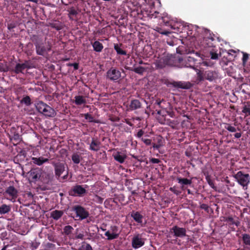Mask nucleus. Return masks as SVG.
<instances>
[{
	"mask_svg": "<svg viewBox=\"0 0 250 250\" xmlns=\"http://www.w3.org/2000/svg\"><path fill=\"white\" fill-rule=\"evenodd\" d=\"M241 136H242V134L240 132H237L234 134V137L236 138H239L241 137Z\"/></svg>",
	"mask_w": 250,
	"mask_h": 250,
	"instance_id": "60",
	"label": "nucleus"
},
{
	"mask_svg": "<svg viewBox=\"0 0 250 250\" xmlns=\"http://www.w3.org/2000/svg\"><path fill=\"white\" fill-rule=\"evenodd\" d=\"M225 128L231 132H235L236 131V128L234 126H232L230 124H226L225 126Z\"/></svg>",
	"mask_w": 250,
	"mask_h": 250,
	"instance_id": "42",
	"label": "nucleus"
},
{
	"mask_svg": "<svg viewBox=\"0 0 250 250\" xmlns=\"http://www.w3.org/2000/svg\"><path fill=\"white\" fill-rule=\"evenodd\" d=\"M171 231L174 233V236L176 237L182 238L186 236V229L184 228L174 226L171 229Z\"/></svg>",
	"mask_w": 250,
	"mask_h": 250,
	"instance_id": "11",
	"label": "nucleus"
},
{
	"mask_svg": "<svg viewBox=\"0 0 250 250\" xmlns=\"http://www.w3.org/2000/svg\"><path fill=\"white\" fill-rule=\"evenodd\" d=\"M21 102L24 103L27 106H29L31 104V99L28 96L23 97Z\"/></svg>",
	"mask_w": 250,
	"mask_h": 250,
	"instance_id": "41",
	"label": "nucleus"
},
{
	"mask_svg": "<svg viewBox=\"0 0 250 250\" xmlns=\"http://www.w3.org/2000/svg\"><path fill=\"white\" fill-rule=\"evenodd\" d=\"M112 230L113 232L117 233L118 230V227L116 226H114L112 227Z\"/></svg>",
	"mask_w": 250,
	"mask_h": 250,
	"instance_id": "61",
	"label": "nucleus"
},
{
	"mask_svg": "<svg viewBox=\"0 0 250 250\" xmlns=\"http://www.w3.org/2000/svg\"><path fill=\"white\" fill-rule=\"evenodd\" d=\"M131 216L136 222L141 223V214L139 212L133 211Z\"/></svg>",
	"mask_w": 250,
	"mask_h": 250,
	"instance_id": "34",
	"label": "nucleus"
},
{
	"mask_svg": "<svg viewBox=\"0 0 250 250\" xmlns=\"http://www.w3.org/2000/svg\"><path fill=\"white\" fill-rule=\"evenodd\" d=\"M177 180L178 183L182 185V188L184 189V186L185 185H190L192 183L191 179L187 178H182L181 177H178Z\"/></svg>",
	"mask_w": 250,
	"mask_h": 250,
	"instance_id": "25",
	"label": "nucleus"
},
{
	"mask_svg": "<svg viewBox=\"0 0 250 250\" xmlns=\"http://www.w3.org/2000/svg\"><path fill=\"white\" fill-rule=\"evenodd\" d=\"M107 77L110 80L116 81L121 77V72L114 68H111L107 72Z\"/></svg>",
	"mask_w": 250,
	"mask_h": 250,
	"instance_id": "13",
	"label": "nucleus"
},
{
	"mask_svg": "<svg viewBox=\"0 0 250 250\" xmlns=\"http://www.w3.org/2000/svg\"><path fill=\"white\" fill-rule=\"evenodd\" d=\"M63 214L62 210H55L51 212L50 217L55 220L60 219Z\"/></svg>",
	"mask_w": 250,
	"mask_h": 250,
	"instance_id": "21",
	"label": "nucleus"
},
{
	"mask_svg": "<svg viewBox=\"0 0 250 250\" xmlns=\"http://www.w3.org/2000/svg\"><path fill=\"white\" fill-rule=\"evenodd\" d=\"M225 182L227 184H228L229 186H233V185L230 184V181L228 179V177H226V178L225 179Z\"/></svg>",
	"mask_w": 250,
	"mask_h": 250,
	"instance_id": "62",
	"label": "nucleus"
},
{
	"mask_svg": "<svg viewBox=\"0 0 250 250\" xmlns=\"http://www.w3.org/2000/svg\"><path fill=\"white\" fill-rule=\"evenodd\" d=\"M46 105L47 104H45L43 102L40 101L37 104L36 108L40 113H42L43 110L45 109Z\"/></svg>",
	"mask_w": 250,
	"mask_h": 250,
	"instance_id": "31",
	"label": "nucleus"
},
{
	"mask_svg": "<svg viewBox=\"0 0 250 250\" xmlns=\"http://www.w3.org/2000/svg\"><path fill=\"white\" fill-rule=\"evenodd\" d=\"M42 113L45 116L50 117H53L56 115V112L55 110L47 104Z\"/></svg>",
	"mask_w": 250,
	"mask_h": 250,
	"instance_id": "17",
	"label": "nucleus"
},
{
	"mask_svg": "<svg viewBox=\"0 0 250 250\" xmlns=\"http://www.w3.org/2000/svg\"><path fill=\"white\" fill-rule=\"evenodd\" d=\"M47 239L50 241L53 242H55V239L54 236L53 235L48 234L47 235Z\"/></svg>",
	"mask_w": 250,
	"mask_h": 250,
	"instance_id": "53",
	"label": "nucleus"
},
{
	"mask_svg": "<svg viewBox=\"0 0 250 250\" xmlns=\"http://www.w3.org/2000/svg\"><path fill=\"white\" fill-rule=\"evenodd\" d=\"M31 160L33 164L38 166H41L43 164L49 161L48 159L42 157H40L39 158L32 157L31 158Z\"/></svg>",
	"mask_w": 250,
	"mask_h": 250,
	"instance_id": "19",
	"label": "nucleus"
},
{
	"mask_svg": "<svg viewBox=\"0 0 250 250\" xmlns=\"http://www.w3.org/2000/svg\"><path fill=\"white\" fill-rule=\"evenodd\" d=\"M72 211L75 212L76 217L79 218V220H83L86 219L89 215V212L83 207L81 205L74 206L71 209Z\"/></svg>",
	"mask_w": 250,
	"mask_h": 250,
	"instance_id": "6",
	"label": "nucleus"
},
{
	"mask_svg": "<svg viewBox=\"0 0 250 250\" xmlns=\"http://www.w3.org/2000/svg\"><path fill=\"white\" fill-rule=\"evenodd\" d=\"M205 79L209 81L214 80L216 78V74L211 71H206L204 74Z\"/></svg>",
	"mask_w": 250,
	"mask_h": 250,
	"instance_id": "24",
	"label": "nucleus"
},
{
	"mask_svg": "<svg viewBox=\"0 0 250 250\" xmlns=\"http://www.w3.org/2000/svg\"><path fill=\"white\" fill-rule=\"evenodd\" d=\"M84 116V118L88 120L89 122L97 123V122L94 120L93 116L89 113L85 114Z\"/></svg>",
	"mask_w": 250,
	"mask_h": 250,
	"instance_id": "45",
	"label": "nucleus"
},
{
	"mask_svg": "<svg viewBox=\"0 0 250 250\" xmlns=\"http://www.w3.org/2000/svg\"><path fill=\"white\" fill-rule=\"evenodd\" d=\"M77 14V12L76 11V10L73 8H71L70 10L69 11V16H71V15H76Z\"/></svg>",
	"mask_w": 250,
	"mask_h": 250,
	"instance_id": "52",
	"label": "nucleus"
},
{
	"mask_svg": "<svg viewBox=\"0 0 250 250\" xmlns=\"http://www.w3.org/2000/svg\"><path fill=\"white\" fill-rule=\"evenodd\" d=\"M157 31L158 32H159L160 33H161V34L168 35V34H169L170 33V32H169L168 31H167V30L162 31V29L160 28L157 27Z\"/></svg>",
	"mask_w": 250,
	"mask_h": 250,
	"instance_id": "50",
	"label": "nucleus"
},
{
	"mask_svg": "<svg viewBox=\"0 0 250 250\" xmlns=\"http://www.w3.org/2000/svg\"><path fill=\"white\" fill-rule=\"evenodd\" d=\"M75 103L77 105H81L86 103V100L82 96H76L75 97Z\"/></svg>",
	"mask_w": 250,
	"mask_h": 250,
	"instance_id": "30",
	"label": "nucleus"
},
{
	"mask_svg": "<svg viewBox=\"0 0 250 250\" xmlns=\"http://www.w3.org/2000/svg\"><path fill=\"white\" fill-rule=\"evenodd\" d=\"M176 60L174 55L168 53H164L158 62H176Z\"/></svg>",
	"mask_w": 250,
	"mask_h": 250,
	"instance_id": "15",
	"label": "nucleus"
},
{
	"mask_svg": "<svg viewBox=\"0 0 250 250\" xmlns=\"http://www.w3.org/2000/svg\"><path fill=\"white\" fill-rule=\"evenodd\" d=\"M11 133L12 137L10 138L11 140H14L16 143L20 142L21 141V137L18 132L16 131L15 127H12L11 129Z\"/></svg>",
	"mask_w": 250,
	"mask_h": 250,
	"instance_id": "20",
	"label": "nucleus"
},
{
	"mask_svg": "<svg viewBox=\"0 0 250 250\" xmlns=\"http://www.w3.org/2000/svg\"><path fill=\"white\" fill-rule=\"evenodd\" d=\"M242 240L245 245L250 246V235L249 234H243Z\"/></svg>",
	"mask_w": 250,
	"mask_h": 250,
	"instance_id": "33",
	"label": "nucleus"
},
{
	"mask_svg": "<svg viewBox=\"0 0 250 250\" xmlns=\"http://www.w3.org/2000/svg\"><path fill=\"white\" fill-rule=\"evenodd\" d=\"M243 53V58H242V62H246L249 57H250V55L248 54L246 52H242Z\"/></svg>",
	"mask_w": 250,
	"mask_h": 250,
	"instance_id": "48",
	"label": "nucleus"
},
{
	"mask_svg": "<svg viewBox=\"0 0 250 250\" xmlns=\"http://www.w3.org/2000/svg\"><path fill=\"white\" fill-rule=\"evenodd\" d=\"M238 183L243 188H247L248 184L250 182V176L248 173H246L242 171H239L233 175Z\"/></svg>",
	"mask_w": 250,
	"mask_h": 250,
	"instance_id": "3",
	"label": "nucleus"
},
{
	"mask_svg": "<svg viewBox=\"0 0 250 250\" xmlns=\"http://www.w3.org/2000/svg\"><path fill=\"white\" fill-rule=\"evenodd\" d=\"M83 237H84V235H83V234L79 233V234L75 236V238L77 239H80L81 240H83Z\"/></svg>",
	"mask_w": 250,
	"mask_h": 250,
	"instance_id": "56",
	"label": "nucleus"
},
{
	"mask_svg": "<svg viewBox=\"0 0 250 250\" xmlns=\"http://www.w3.org/2000/svg\"><path fill=\"white\" fill-rule=\"evenodd\" d=\"M122 45V44H118L117 43L114 44V48L116 50L117 53L119 55H126V52L125 50H124L122 48H121V46Z\"/></svg>",
	"mask_w": 250,
	"mask_h": 250,
	"instance_id": "26",
	"label": "nucleus"
},
{
	"mask_svg": "<svg viewBox=\"0 0 250 250\" xmlns=\"http://www.w3.org/2000/svg\"><path fill=\"white\" fill-rule=\"evenodd\" d=\"M52 164L54 167L55 176L59 179L65 170L64 164L61 162H53Z\"/></svg>",
	"mask_w": 250,
	"mask_h": 250,
	"instance_id": "10",
	"label": "nucleus"
},
{
	"mask_svg": "<svg viewBox=\"0 0 250 250\" xmlns=\"http://www.w3.org/2000/svg\"><path fill=\"white\" fill-rule=\"evenodd\" d=\"M200 208L202 209H204L206 212H208L209 206L208 205L206 204H201L200 206Z\"/></svg>",
	"mask_w": 250,
	"mask_h": 250,
	"instance_id": "49",
	"label": "nucleus"
},
{
	"mask_svg": "<svg viewBox=\"0 0 250 250\" xmlns=\"http://www.w3.org/2000/svg\"><path fill=\"white\" fill-rule=\"evenodd\" d=\"M86 193V189L83 186L76 185L68 191L69 195L72 196L82 197Z\"/></svg>",
	"mask_w": 250,
	"mask_h": 250,
	"instance_id": "7",
	"label": "nucleus"
},
{
	"mask_svg": "<svg viewBox=\"0 0 250 250\" xmlns=\"http://www.w3.org/2000/svg\"><path fill=\"white\" fill-rule=\"evenodd\" d=\"M113 156L114 159L120 163H123L126 158V156L124 154H122L120 152L113 153Z\"/></svg>",
	"mask_w": 250,
	"mask_h": 250,
	"instance_id": "22",
	"label": "nucleus"
},
{
	"mask_svg": "<svg viewBox=\"0 0 250 250\" xmlns=\"http://www.w3.org/2000/svg\"><path fill=\"white\" fill-rule=\"evenodd\" d=\"M71 158L73 162L75 164H79L81 160L82 159V157L78 153H74Z\"/></svg>",
	"mask_w": 250,
	"mask_h": 250,
	"instance_id": "29",
	"label": "nucleus"
},
{
	"mask_svg": "<svg viewBox=\"0 0 250 250\" xmlns=\"http://www.w3.org/2000/svg\"><path fill=\"white\" fill-rule=\"evenodd\" d=\"M174 66L179 68L187 67L192 68L197 72V79L199 81H203L205 79L204 75L203 76V73L201 72V71L199 70L197 68V67H195L194 66H191L190 65L189 63H177V65H175Z\"/></svg>",
	"mask_w": 250,
	"mask_h": 250,
	"instance_id": "8",
	"label": "nucleus"
},
{
	"mask_svg": "<svg viewBox=\"0 0 250 250\" xmlns=\"http://www.w3.org/2000/svg\"><path fill=\"white\" fill-rule=\"evenodd\" d=\"M94 50L96 52H101L103 49L102 43L99 41H95L92 44Z\"/></svg>",
	"mask_w": 250,
	"mask_h": 250,
	"instance_id": "28",
	"label": "nucleus"
},
{
	"mask_svg": "<svg viewBox=\"0 0 250 250\" xmlns=\"http://www.w3.org/2000/svg\"><path fill=\"white\" fill-rule=\"evenodd\" d=\"M96 198L97 199V202L100 203H102L104 200V199L103 198L98 195L96 196Z\"/></svg>",
	"mask_w": 250,
	"mask_h": 250,
	"instance_id": "57",
	"label": "nucleus"
},
{
	"mask_svg": "<svg viewBox=\"0 0 250 250\" xmlns=\"http://www.w3.org/2000/svg\"><path fill=\"white\" fill-rule=\"evenodd\" d=\"M132 246L135 249L141 247V237L139 234L135 236L132 238Z\"/></svg>",
	"mask_w": 250,
	"mask_h": 250,
	"instance_id": "23",
	"label": "nucleus"
},
{
	"mask_svg": "<svg viewBox=\"0 0 250 250\" xmlns=\"http://www.w3.org/2000/svg\"><path fill=\"white\" fill-rule=\"evenodd\" d=\"M203 42L206 45L207 47H215V40L210 33H209V36L208 37L204 38Z\"/></svg>",
	"mask_w": 250,
	"mask_h": 250,
	"instance_id": "18",
	"label": "nucleus"
},
{
	"mask_svg": "<svg viewBox=\"0 0 250 250\" xmlns=\"http://www.w3.org/2000/svg\"><path fill=\"white\" fill-rule=\"evenodd\" d=\"M150 161L152 164H159L161 162L159 159L157 158H151L150 159Z\"/></svg>",
	"mask_w": 250,
	"mask_h": 250,
	"instance_id": "54",
	"label": "nucleus"
},
{
	"mask_svg": "<svg viewBox=\"0 0 250 250\" xmlns=\"http://www.w3.org/2000/svg\"><path fill=\"white\" fill-rule=\"evenodd\" d=\"M209 54L212 60H216L218 58V54L216 52L213 51V50L210 51Z\"/></svg>",
	"mask_w": 250,
	"mask_h": 250,
	"instance_id": "46",
	"label": "nucleus"
},
{
	"mask_svg": "<svg viewBox=\"0 0 250 250\" xmlns=\"http://www.w3.org/2000/svg\"><path fill=\"white\" fill-rule=\"evenodd\" d=\"M68 177V173H66V175H64L63 177H62V178L63 180H66Z\"/></svg>",
	"mask_w": 250,
	"mask_h": 250,
	"instance_id": "64",
	"label": "nucleus"
},
{
	"mask_svg": "<svg viewBox=\"0 0 250 250\" xmlns=\"http://www.w3.org/2000/svg\"><path fill=\"white\" fill-rule=\"evenodd\" d=\"M134 71L138 74H141V67H137L134 68Z\"/></svg>",
	"mask_w": 250,
	"mask_h": 250,
	"instance_id": "58",
	"label": "nucleus"
},
{
	"mask_svg": "<svg viewBox=\"0 0 250 250\" xmlns=\"http://www.w3.org/2000/svg\"><path fill=\"white\" fill-rule=\"evenodd\" d=\"M36 51L37 54L44 56L48 52L50 51L52 48L51 43L47 42L46 45H45L42 42H37L35 43Z\"/></svg>",
	"mask_w": 250,
	"mask_h": 250,
	"instance_id": "5",
	"label": "nucleus"
},
{
	"mask_svg": "<svg viewBox=\"0 0 250 250\" xmlns=\"http://www.w3.org/2000/svg\"><path fill=\"white\" fill-rule=\"evenodd\" d=\"M142 141L143 142L146 146H151V140L150 139L146 138L144 137H142Z\"/></svg>",
	"mask_w": 250,
	"mask_h": 250,
	"instance_id": "47",
	"label": "nucleus"
},
{
	"mask_svg": "<svg viewBox=\"0 0 250 250\" xmlns=\"http://www.w3.org/2000/svg\"><path fill=\"white\" fill-rule=\"evenodd\" d=\"M105 235L107 237L108 240H113L117 238L119 234L115 232L110 233L109 231H107L105 233Z\"/></svg>",
	"mask_w": 250,
	"mask_h": 250,
	"instance_id": "32",
	"label": "nucleus"
},
{
	"mask_svg": "<svg viewBox=\"0 0 250 250\" xmlns=\"http://www.w3.org/2000/svg\"><path fill=\"white\" fill-rule=\"evenodd\" d=\"M152 147L154 148H155L156 149H159V148L160 147V145H156L155 144H153V145H152Z\"/></svg>",
	"mask_w": 250,
	"mask_h": 250,
	"instance_id": "63",
	"label": "nucleus"
},
{
	"mask_svg": "<svg viewBox=\"0 0 250 250\" xmlns=\"http://www.w3.org/2000/svg\"><path fill=\"white\" fill-rule=\"evenodd\" d=\"M35 63H17L14 68L7 63H0V71L7 72L8 71H14L16 74L22 72L26 68L35 67Z\"/></svg>",
	"mask_w": 250,
	"mask_h": 250,
	"instance_id": "2",
	"label": "nucleus"
},
{
	"mask_svg": "<svg viewBox=\"0 0 250 250\" xmlns=\"http://www.w3.org/2000/svg\"><path fill=\"white\" fill-rule=\"evenodd\" d=\"M236 52L234 50L231 49L229 50V51L228 53V56L227 57H229L228 60L226 62H229L231 61V57H233V61H234V59L237 57V55H236Z\"/></svg>",
	"mask_w": 250,
	"mask_h": 250,
	"instance_id": "35",
	"label": "nucleus"
},
{
	"mask_svg": "<svg viewBox=\"0 0 250 250\" xmlns=\"http://www.w3.org/2000/svg\"><path fill=\"white\" fill-rule=\"evenodd\" d=\"M206 179L207 180V181L208 185L210 186V187L214 189H215L216 187L215 186L214 184L213 181L211 179L210 177L209 176H207L206 177Z\"/></svg>",
	"mask_w": 250,
	"mask_h": 250,
	"instance_id": "44",
	"label": "nucleus"
},
{
	"mask_svg": "<svg viewBox=\"0 0 250 250\" xmlns=\"http://www.w3.org/2000/svg\"><path fill=\"white\" fill-rule=\"evenodd\" d=\"M169 85H172L174 87L180 88L184 89H190L192 86V84L189 82H175L173 81L169 83Z\"/></svg>",
	"mask_w": 250,
	"mask_h": 250,
	"instance_id": "12",
	"label": "nucleus"
},
{
	"mask_svg": "<svg viewBox=\"0 0 250 250\" xmlns=\"http://www.w3.org/2000/svg\"><path fill=\"white\" fill-rule=\"evenodd\" d=\"M155 0H142V20L157 22L161 25L176 29V25L167 17H163L155 10Z\"/></svg>",
	"mask_w": 250,
	"mask_h": 250,
	"instance_id": "1",
	"label": "nucleus"
},
{
	"mask_svg": "<svg viewBox=\"0 0 250 250\" xmlns=\"http://www.w3.org/2000/svg\"><path fill=\"white\" fill-rule=\"evenodd\" d=\"M79 63H68V65L73 66L74 70H77L79 68Z\"/></svg>",
	"mask_w": 250,
	"mask_h": 250,
	"instance_id": "55",
	"label": "nucleus"
},
{
	"mask_svg": "<svg viewBox=\"0 0 250 250\" xmlns=\"http://www.w3.org/2000/svg\"><path fill=\"white\" fill-rule=\"evenodd\" d=\"M79 250H92V248L90 244L83 242Z\"/></svg>",
	"mask_w": 250,
	"mask_h": 250,
	"instance_id": "40",
	"label": "nucleus"
},
{
	"mask_svg": "<svg viewBox=\"0 0 250 250\" xmlns=\"http://www.w3.org/2000/svg\"><path fill=\"white\" fill-rule=\"evenodd\" d=\"M5 193L8 194L11 198L10 199L13 202H15L18 196V191L14 186H9L6 190Z\"/></svg>",
	"mask_w": 250,
	"mask_h": 250,
	"instance_id": "14",
	"label": "nucleus"
},
{
	"mask_svg": "<svg viewBox=\"0 0 250 250\" xmlns=\"http://www.w3.org/2000/svg\"><path fill=\"white\" fill-rule=\"evenodd\" d=\"M151 49V48L149 46H147L145 47L144 49H143V54L142 55V58H143V59H145V58H147V57H149L150 56L152 55V51H149V53H148L149 56H148L147 55L145 56V55L144 54H145V52L146 51H147L148 50H150Z\"/></svg>",
	"mask_w": 250,
	"mask_h": 250,
	"instance_id": "43",
	"label": "nucleus"
},
{
	"mask_svg": "<svg viewBox=\"0 0 250 250\" xmlns=\"http://www.w3.org/2000/svg\"><path fill=\"white\" fill-rule=\"evenodd\" d=\"M16 24L15 23H14V22H12V23L8 24L7 28H8V30L11 31L13 28L16 27Z\"/></svg>",
	"mask_w": 250,
	"mask_h": 250,
	"instance_id": "51",
	"label": "nucleus"
},
{
	"mask_svg": "<svg viewBox=\"0 0 250 250\" xmlns=\"http://www.w3.org/2000/svg\"><path fill=\"white\" fill-rule=\"evenodd\" d=\"M42 173V170L40 168H36L32 169L28 174H29V178L31 179V181L36 182L40 180Z\"/></svg>",
	"mask_w": 250,
	"mask_h": 250,
	"instance_id": "9",
	"label": "nucleus"
},
{
	"mask_svg": "<svg viewBox=\"0 0 250 250\" xmlns=\"http://www.w3.org/2000/svg\"><path fill=\"white\" fill-rule=\"evenodd\" d=\"M26 195L27 196V197L30 199H32L33 198V195L31 192H28L26 193Z\"/></svg>",
	"mask_w": 250,
	"mask_h": 250,
	"instance_id": "59",
	"label": "nucleus"
},
{
	"mask_svg": "<svg viewBox=\"0 0 250 250\" xmlns=\"http://www.w3.org/2000/svg\"><path fill=\"white\" fill-rule=\"evenodd\" d=\"M130 106L132 109H136L140 107V103L138 100H132Z\"/></svg>",
	"mask_w": 250,
	"mask_h": 250,
	"instance_id": "36",
	"label": "nucleus"
},
{
	"mask_svg": "<svg viewBox=\"0 0 250 250\" xmlns=\"http://www.w3.org/2000/svg\"><path fill=\"white\" fill-rule=\"evenodd\" d=\"M242 111L246 116L250 115V104L248 103L243 107Z\"/></svg>",
	"mask_w": 250,
	"mask_h": 250,
	"instance_id": "38",
	"label": "nucleus"
},
{
	"mask_svg": "<svg viewBox=\"0 0 250 250\" xmlns=\"http://www.w3.org/2000/svg\"><path fill=\"white\" fill-rule=\"evenodd\" d=\"M221 221L226 222V225L229 227L230 231H234L235 230L234 226L238 227L240 225V222L238 217H233L232 216H221L220 217Z\"/></svg>",
	"mask_w": 250,
	"mask_h": 250,
	"instance_id": "4",
	"label": "nucleus"
},
{
	"mask_svg": "<svg viewBox=\"0 0 250 250\" xmlns=\"http://www.w3.org/2000/svg\"><path fill=\"white\" fill-rule=\"evenodd\" d=\"M11 210V206L6 204H3L0 207V214H4L8 213Z\"/></svg>",
	"mask_w": 250,
	"mask_h": 250,
	"instance_id": "27",
	"label": "nucleus"
},
{
	"mask_svg": "<svg viewBox=\"0 0 250 250\" xmlns=\"http://www.w3.org/2000/svg\"><path fill=\"white\" fill-rule=\"evenodd\" d=\"M101 143L98 138H92L89 144V149L94 151H98L100 149Z\"/></svg>",
	"mask_w": 250,
	"mask_h": 250,
	"instance_id": "16",
	"label": "nucleus"
},
{
	"mask_svg": "<svg viewBox=\"0 0 250 250\" xmlns=\"http://www.w3.org/2000/svg\"><path fill=\"white\" fill-rule=\"evenodd\" d=\"M49 25L50 27H51L55 29L56 30L59 31L62 29L63 26L61 23H50L49 24Z\"/></svg>",
	"mask_w": 250,
	"mask_h": 250,
	"instance_id": "39",
	"label": "nucleus"
},
{
	"mask_svg": "<svg viewBox=\"0 0 250 250\" xmlns=\"http://www.w3.org/2000/svg\"><path fill=\"white\" fill-rule=\"evenodd\" d=\"M73 229H74L72 226L70 225L66 226L63 229V233L66 235H69L72 233Z\"/></svg>",
	"mask_w": 250,
	"mask_h": 250,
	"instance_id": "37",
	"label": "nucleus"
}]
</instances>
